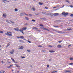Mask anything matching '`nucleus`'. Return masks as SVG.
<instances>
[{"instance_id": "nucleus-1", "label": "nucleus", "mask_w": 73, "mask_h": 73, "mask_svg": "<svg viewBox=\"0 0 73 73\" xmlns=\"http://www.w3.org/2000/svg\"><path fill=\"white\" fill-rule=\"evenodd\" d=\"M5 34L6 35H7V36H12V33L10 32H7V33H5Z\"/></svg>"}, {"instance_id": "nucleus-2", "label": "nucleus", "mask_w": 73, "mask_h": 73, "mask_svg": "<svg viewBox=\"0 0 73 73\" xmlns=\"http://www.w3.org/2000/svg\"><path fill=\"white\" fill-rule=\"evenodd\" d=\"M62 14L63 16H64L65 17H66V16H67V15H68L69 14V13H65V12H63Z\"/></svg>"}, {"instance_id": "nucleus-3", "label": "nucleus", "mask_w": 73, "mask_h": 73, "mask_svg": "<svg viewBox=\"0 0 73 73\" xmlns=\"http://www.w3.org/2000/svg\"><path fill=\"white\" fill-rule=\"evenodd\" d=\"M19 32H22V33H23V34H24V32H23V29H20L19 30Z\"/></svg>"}, {"instance_id": "nucleus-4", "label": "nucleus", "mask_w": 73, "mask_h": 73, "mask_svg": "<svg viewBox=\"0 0 73 73\" xmlns=\"http://www.w3.org/2000/svg\"><path fill=\"white\" fill-rule=\"evenodd\" d=\"M24 48V47L22 46H21L19 47V49H23Z\"/></svg>"}, {"instance_id": "nucleus-5", "label": "nucleus", "mask_w": 73, "mask_h": 73, "mask_svg": "<svg viewBox=\"0 0 73 73\" xmlns=\"http://www.w3.org/2000/svg\"><path fill=\"white\" fill-rule=\"evenodd\" d=\"M14 30H15L16 31H19V27L16 28L14 29Z\"/></svg>"}, {"instance_id": "nucleus-6", "label": "nucleus", "mask_w": 73, "mask_h": 73, "mask_svg": "<svg viewBox=\"0 0 73 73\" xmlns=\"http://www.w3.org/2000/svg\"><path fill=\"white\" fill-rule=\"evenodd\" d=\"M22 29H23V31H25L27 30V28L26 27H23Z\"/></svg>"}, {"instance_id": "nucleus-7", "label": "nucleus", "mask_w": 73, "mask_h": 73, "mask_svg": "<svg viewBox=\"0 0 73 73\" xmlns=\"http://www.w3.org/2000/svg\"><path fill=\"white\" fill-rule=\"evenodd\" d=\"M42 29L43 30H46V31H49V30L48 29H46L44 27H43L42 28Z\"/></svg>"}, {"instance_id": "nucleus-8", "label": "nucleus", "mask_w": 73, "mask_h": 73, "mask_svg": "<svg viewBox=\"0 0 73 73\" xmlns=\"http://www.w3.org/2000/svg\"><path fill=\"white\" fill-rule=\"evenodd\" d=\"M57 47L58 48H61L62 47V46H61V45H58Z\"/></svg>"}, {"instance_id": "nucleus-9", "label": "nucleus", "mask_w": 73, "mask_h": 73, "mask_svg": "<svg viewBox=\"0 0 73 73\" xmlns=\"http://www.w3.org/2000/svg\"><path fill=\"white\" fill-rule=\"evenodd\" d=\"M3 16L4 17V18H5V17H7V14H3Z\"/></svg>"}, {"instance_id": "nucleus-10", "label": "nucleus", "mask_w": 73, "mask_h": 73, "mask_svg": "<svg viewBox=\"0 0 73 73\" xmlns=\"http://www.w3.org/2000/svg\"><path fill=\"white\" fill-rule=\"evenodd\" d=\"M47 16H49V15H53V14H51L50 13H48L46 14Z\"/></svg>"}, {"instance_id": "nucleus-11", "label": "nucleus", "mask_w": 73, "mask_h": 73, "mask_svg": "<svg viewBox=\"0 0 73 73\" xmlns=\"http://www.w3.org/2000/svg\"><path fill=\"white\" fill-rule=\"evenodd\" d=\"M14 50H13L12 51H11V52H10V53H11V54H13V52H14Z\"/></svg>"}, {"instance_id": "nucleus-12", "label": "nucleus", "mask_w": 73, "mask_h": 73, "mask_svg": "<svg viewBox=\"0 0 73 73\" xmlns=\"http://www.w3.org/2000/svg\"><path fill=\"white\" fill-rule=\"evenodd\" d=\"M49 52L50 53H54V52H55V51L53 50H49Z\"/></svg>"}, {"instance_id": "nucleus-13", "label": "nucleus", "mask_w": 73, "mask_h": 73, "mask_svg": "<svg viewBox=\"0 0 73 73\" xmlns=\"http://www.w3.org/2000/svg\"><path fill=\"white\" fill-rule=\"evenodd\" d=\"M19 42H22L23 43H25V42L23 41V40H19Z\"/></svg>"}, {"instance_id": "nucleus-14", "label": "nucleus", "mask_w": 73, "mask_h": 73, "mask_svg": "<svg viewBox=\"0 0 73 73\" xmlns=\"http://www.w3.org/2000/svg\"><path fill=\"white\" fill-rule=\"evenodd\" d=\"M33 29H35V30H37V29H38V28L37 27H33Z\"/></svg>"}, {"instance_id": "nucleus-15", "label": "nucleus", "mask_w": 73, "mask_h": 73, "mask_svg": "<svg viewBox=\"0 0 73 73\" xmlns=\"http://www.w3.org/2000/svg\"><path fill=\"white\" fill-rule=\"evenodd\" d=\"M8 0H3L2 1L3 2V3H4L5 4L6 3V2H5V1H7Z\"/></svg>"}, {"instance_id": "nucleus-16", "label": "nucleus", "mask_w": 73, "mask_h": 73, "mask_svg": "<svg viewBox=\"0 0 73 73\" xmlns=\"http://www.w3.org/2000/svg\"><path fill=\"white\" fill-rule=\"evenodd\" d=\"M71 72V71L70 70L67 71L66 70L65 71V73H67V72Z\"/></svg>"}, {"instance_id": "nucleus-17", "label": "nucleus", "mask_w": 73, "mask_h": 73, "mask_svg": "<svg viewBox=\"0 0 73 73\" xmlns=\"http://www.w3.org/2000/svg\"><path fill=\"white\" fill-rule=\"evenodd\" d=\"M59 14L58 13H54V16H58V15Z\"/></svg>"}, {"instance_id": "nucleus-18", "label": "nucleus", "mask_w": 73, "mask_h": 73, "mask_svg": "<svg viewBox=\"0 0 73 73\" xmlns=\"http://www.w3.org/2000/svg\"><path fill=\"white\" fill-rule=\"evenodd\" d=\"M38 4H39V5H43V3H41V2H39Z\"/></svg>"}, {"instance_id": "nucleus-19", "label": "nucleus", "mask_w": 73, "mask_h": 73, "mask_svg": "<svg viewBox=\"0 0 73 73\" xmlns=\"http://www.w3.org/2000/svg\"><path fill=\"white\" fill-rule=\"evenodd\" d=\"M24 38V36H20V38H21L22 39H23V38Z\"/></svg>"}, {"instance_id": "nucleus-20", "label": "nucleus", "mask_w": 73, "mask_h": 73, "mask_svg": "<svg viewBox=\"0 0 73 73\" xmlns=\"http://www.w3.org/2000/svg\"><path fill=\"white\" fill-rule=\"evenodd\" d=\"M15 66H16L17 68H20V66L19 65H17V64H15Z\"/></svg>"}, {"instance_id": "nucleus-21", "label": "nucleus", "mask_w": 73, "mask_h": 73, "mask_svg": "<svg viewBox=\"0 0 73 73\" xmlns=\"http://www.w3.org/2000/svg\"><path fill=\"white\" fill-rule=\"evenodd\" d=\"M32 9L34 11H35V10H36V9H35V7H33L32 8Z\"/></svg>"}, {"instance_id": "nucleus-22", "label": "nucleus", "mask_w": 73, "mask_h": 73, "mask_svg": "<svg viewBox=\"0 0 73 73\" xmlns=\"http://www.w3.org/2000/svg\"><path fill=\"white\" fill-rule=\"evenodd\" d=\"M72 29H70V28H68L67 31H70V30H72Z\"/></svg>"}, {"instance_id": "nucleus-23", "label": "nucleus", "mask_w": 73, "mask_h": 73, "mask_svg": "<svg viewBox=\"0 0 73 73\" xmlns=\"http://www.w3.org/2000/svg\"><path fill=\"white\" fill-rule=\"evenodd\" d=\"M4 72H5V71H3L2 70L1 71H0V73H4Z\"/></svg>"}, {"instance_id": "nucleus-24", "label": "nucleus", "mask_w": 73, "mask_h": 73, "mask_svg": "<svg viewBox=\"0 0 73 73\" xmlns=\"http://www.w3.org/2000/svg\"><path fill=\"white\" fill-rule=\"evenodd\" d=\"M15 12H17L18 9H15Z\"/></svg>"}, {"instance_id": "nucleus-25", "label": "nucleus", "mask_w": 73, "mask_h": 73, "mask_svg": "<svg viewBox=\"0 0 73 73\" xmlns=\"http://www.w3.org/2000/svg\"><path fill=\"white\" fill-rule=\"evenodd\" d=\"M20 16H24V14H23V13H22L20 14Z\"/></svg>"}, {"instance_id": "nucleus-26", "label": "nucleus", "mask_w": 73, "mask_h": 73, "mask_svg": "<svg viewBox=\"0 0 73 73\" xmlns=\"http://www.w3.org/2000/svg\"><path fill=\"white\" fill-rule=\"evenodd\" d=\"M25 19L27 20H29V18L27 17H25Z\"/></svg>"}, {"instance_id": "nucleus-27", "label": "nucleus", "mask_w": 73, "mask_h": 73, "mask_svg": "<svg viewBox=\"0 0 73 73\" xmlns=\"http://www.w3.org/2000/svg\"><path fill=\"white\" fill-rule=\"evenodd\" d=\"M26 41H27L29 42V43H31V41L29 40H26Z\"/></svg>"}, {"instance_id": "nucleus-28", "label": "nucleus", "mask_w": 73, "mask_h": 73, "mask_svg": "<svg viewBox=\"0 0 73 73\" xmlns=\"http://www.w3.org/2000/svg\"><path fill=\"white\" fill-rule=\"evenodd\" d=\"M0 33H3V31H0Z\"/></svg>"}, {"instance_id": "nucleus-29", "label": "nucleus", "mask_w": 73, "mask_h": 73, "mask_svg": "<svg viewBox=\"0 0 73 73\" xmlns=\"http://www.w3.org/2000/svg\"><path fill=\"white\" fill-rule=\"evenodd\" d=\"M69 65H73V63H70Z\"/></svg>"}, {"instance_id": "nucleus-30", "label": "nucleus", "mask_w": 73, "mask_h": 73, "mask_svg": "<svg viewBox=\"0 0 73 73\" xmlns=\"http://www.w3.org/2000/svg\"><path fill=\"white\" fill-rule=\"evenodd\" d=\"M27 51L28 52H31V50H27Z\"/></svg>"}, {"instance_id": "nucleus-31", "label": "nucleus", "mask_w": 73, "mask_h": 73, "mask_svg": "<svg viewBox=\"0 0 73 73\" xmlns=\"http://www.w3.org/2000/svg\"><path fill=\"white\" fill-rule=\"evenodd\" d=\"M11 60L13 61V62H15V60H14V59L13 58H11Z\"/></svg>"}, {"instance_id": "nucleus-32", "label": "nucleus", "mask_w": 73, "mask_h": 73, "mask_svg": "<svg viewBox=\"0 0 73 73\" xmlns=\"http://www.w3.org/2000/svg\"><path fill=\"white\" fill-rule=\"evenodd\" d=\"M39 26H40V27H44V25L42 24H40L39 25Z\"/></svg>"}, {"instance_id": "nucleus-33", "label": "nucleus", "mask_w": 73, "mask_h": 73, "mask_svg": "<svg viewBox=\"0 0 73 73\" xmlns=\"http://www.w3.org/2000/svg\"><path fill=\"white\" fill-rule=\"evenodd\" d=\"M58 33H62V31H58Z\"/></svg>"}, {"instance_id": "nucleus-34", "label": "nucleus", "mask_w": 73, "mask_h": 73, "mask_svg": "<svg viewBox=\"0 0 73 73\" xmlns=\"http://www.w3.org/2000/svg\"><path fill=\"white\" fill-rule=\"evenodd\" d=\"M54 27H55V28H56V27H58V26H53Z\"/></svg>"}, {"instance_id": "nucleus-35", "label": "nucleus", "mask_w": 73, "mask_h": 73, "mask_svg": "<svg viewBox=\"0 0 73 73\" xmlns=\"http://www.w3.org/2000/svg\"><path fill=\"white\" fill-rule=\"evenodd\" d=\"M70 7H71V8H73V5H70Z\"/></svg>"}, {"instance_id": "nucleus-36", "label": "nucleus", "mask_w": 73, "mask_h": 73, "mask_svg": "<svg viewBox=\"0 0 73 73\" xmlns=\"http://www.w3.org/2000/svg\"><path fill=\"white\" fill-rule=\"evenodd\" d=\"M70 16L71 17H73V14H71L70 15Z\"/></svg>"}, {"instance_id": "nucleus-37", "label": "nucleus", "mask_w": 73, "mask_h": 73, "mask_svg": "<svg viewBox=\"0 0 73 73\" xmlns=\"http://www.w3.org/2000/svg\"><path fill=\"white\" fill-rule=\"evenodd\" d=\"M32 21H33V22H35V21H36V20H32Z\"/></svg>"}, {"instance_id": "nucleus-38", "label": "nucleus", "mask_w": 73, "mask_h": 73, "mask_svg": "<svg viewBox=\"0 0 73 73\" xmlns=\"http://www.w3.org/2000/svg\"><path fill=\"white\" fill-rule=\"evenodd\" d=\"M70 60H73V58H70Z\"/></svg>"}, {"instance_id": "nucleus-39", "label": "nucleus", "mask_w": 73, "mask_h": 73, "mask_svg": "<svg viewBox=\"0 0 73 73\" xmlns=\"http://www.w3.org/2000/svg\"><path fill=\"white\" fill-rule=\"evenodd\" d=\"M61 42H62V41H61V40L59 41H58V42H59V43H61Z\"/></svg>"}, {"instance_id": "nucleus-40", "label": "nucleus", "mask_w": 73, "mask_h": 73, "mask_svg": "<svg viewBox=\"0 0 73 73\" xmlns=\"http://www.w3.org/2000/svg\"><path fill=\"white\" fill-rule=\"evenodd\" d=\"M6 22H7V23H9V21H8V20H6Z\"/></svg>"}, {"instance_id": "nucleus-41", "label": "nucleus", "mask_w": 73, "mask_h": 73, "mask_svg": "<svg viewBox=\"0 0 73 73\" xmlns=\"http://www.w3.org/2000/svg\"><path fill=\"white\" fill-rule=\"evenodd\" d=\"M28 25V23H26L24 25H25L26 26H27V25Z\"/></svg>"}, {"instance_id": "nucleus-42", "label": "nucleus", "mask_w": 73, "mask_h": 73, "mask_svg": "<svg viewBox=\"0 0 73 73\" xmlns=\"http://www.w3.org/2000/svg\"><path fill=\"white\" fill-rule=\"evenodd\" d=\"M53 31H54V32H57V31L55 30V29H53Z\"/></svg>"}, {"instance_id": "nucleus-43", "label": "nucleus", "mask_w": 73, "mask_h": 73, "mask_svg": "<svg viewBox=\"0 0 73 73\" xmlns=\"http://www.w3.org/2000/svg\"><path fill=\"white\" fill-rule=\"evenodd\" d=\"M8 46H9V45H10V44H9V43L7 45Z\"/></svg>"}, {"instance_id": "nucleus-44", "label": "nucleus", "mask_w": 73, "mask_h": 73, "mask_svg": "<svg viewBox=\"0 0 73 73\" xmlns=\"http://www.w3.org/2000/svg\"><path fill=\"white\" fill-rule=\"evenodd\" d=\"M38 47H41H41H42V46H41L39 45L38 46Z\"/></svg>"}, {"instance_id": "nucleus-45", "label": "nucleus", "mask_w": 73, "mask_h": 73, "mask_svg": "<svg viewBox=\"0 0 73 73\" xmlns=\"http://www.w3.org/2000/svg\"><path fill=\"white\" fill-rule=\"evenodd\" d=\"M10 22H11V23H12V24H14V22H12V21H10Z\"/></svg>"}, {"instance_id": "nucleus-46", "label": "nucleus", "mask_w": 73, "mask_h": 73, "mask_svg": "<svg viewBox=\"0 0 73 73\" xmlns=\"http://www.w3.org/2000/svg\"><path fill=\"white\" fill-rule=\"evenodd\" d=\"M29 15L30 16H32V15L31 14H29Z\"/></svg>"}, {"instance_id": "nucleus-47", "label": "nucleus", "mask_w": 73, "mask_h": 73, "mask_svg": "<svg viewBox=\"0 0 73 73\" xmlns=\"http://www.w3.org/2000/svg\"><path fill=\"white\" fill-rule=\"evenodd\" d=\"M66 2H67V3H69V1H68V0H67L66 1Z\"/></svg>"}, {"instance_id": "nucleus-48", "label": "nucleus", "mask_w": 73, "mask_h": 73, "mask_svg": "<svg viewBox=\"0 0 73 73\" xmlns=\"http://www.w3.org/2000/svg\"><path fill=\"white\" fill-rule=\"evenodd\" d=\"M40 19H41L42 20H43L44 19V18H40Z\"/></svg>"}, {"instance_id": "nucleus-49", "label": "nucleus", "mask_w": 73, "mask_h": 73, "mask_svg": "<svg viewBox=\"0 0 73 73\" xmlns=\"http://www.w3.org/2000/svg\"><path fill=\"white\" fill-rule=\"evenodd\" d=\"M47 68H49V65H47Z\"/></svg>"}, {"instance_id": "nucleus-50", "label": "nucleus", "mask_w": 73, "mask_h": 73, "mask_svg": "<svg viewBox=\"0 0 73 73\" xmlns=\"http://www.w3.org/2000/svg\"><path fill=\"white\" fill-rule=\"evenodd\" d=\"M25 58V57L24 56H23L22 57V58Z\"/></svg>"}, {"instance_id": "nucleus-51", "label": "nucleus", "mask_w": 73, "mask_h": 73, "mask_svg": "<svg viewBox=\"0 0 73 73\" xmlns=\"http://www.w3.org/2000/svg\"><path fill=\"white\" fill-rule=\"evenodd\" d=\"M49 46L50 48V47H52V46Z\"/></svg>"}, {"instance_id": "nucleus-52", "label": "nucleus", "mask_w": 73, "mask_h": 73, "mask_svg": "<svg viewBox=\"0 0 73 73\" xmlns=\"http://www.w3.org/2000/svg\"><path fill=\"white\" fill-rule=\"evenodd\" d=\"M12 66H13V65H10V67H12Z\"/></svg>"}, {"instance_id": "nucleus-53", "label": "nucleus", "mask_w": 73, "mask_h": 73, "mask_svg": "<svg viewBox=\"0 0 73 73\" xmlns=\"http://www.w3.org/2000/svg\"><path fill=\"white\" fill-rule=\"evenodd\" d=\"M10 63H11V62H8V64H10Z\"/></svg>"}, {"instance_id": "nucleus-54", "label": "nucleus", "mask_w": 73, "mask_h": 73, "mask_svg": "<svg viewBox=\"0 0 73 73\" xmlns=\"http://www.w3.org/2000/svg\"><path fill=\"white\" fill-rule=\"evenodd\" d=\"M45 8H46V9H48V7H45Z\"/></svg>"}, {"instance_id": "nucleus-55", "label": "nucleus", "mask_w": 73, "mask_h": 73, "mask_svg": "<svg viewBox=\"0 0 73 73\" xmlns=\"http://www.w3.org/2000/svg\"><path fill=\"white\" fill-rule=\"evenodd\" d=\"M42 52H45V50H42Z\"/></svg>"}, {"instance_id": "nucleus-56", "label": "nucleus", "mask_w": 73, "mask_h": 73, "mask_svg": "<svg viewBox=\"0 0 73 73\" xmlns=\"http://www.w3.org/2000/svg\"><path fill=\"white\" fill-rule=\"evenodd\" d=\"M50 16L52 17L53 16V14H52V15H50Z\"/></svg>"}, {"instance_id": "nucleus-57", "label": "nucleus", "mask_w": 73, "mask_h": 73, "mask_svg": "<svg viewBox=\"0 0 73 73\" xmlns=\"http://www.w3.org/2000/svg\"><path fill=\"white\" fill-rule=\"evenodd\" d=\"M17 38H20V37H19V36H18L17 37Z\"/></svg>"}, {"instance_id": "nucleus-58", "label": "nucleus", "mask_w": 73, "mask_h": 73, "mask_svg": "<svg viewBox=\"0 0 73 73\" xmlns=\"http://www.w3.org/2000/svg\"><path fill=\"white\" fill-rule=\"evenodd\" d=\"M11 68V67L10 66H9L8 67V68Z\"/></svg>"}, {"instance_id": "nucleus-59", "label": "nucleus", "mask_w": 73, "mask_h": 73, "mask_svg": "<svg viewBox=\"0 0 73 73\" xmlns=\"http://www.w3.org/2000/svg\"><path fill=\"white\" fill-rule=\"evenodd\" d=\"M1 62L2 64H3V61H2Z\"/></svg>"}, {"instance_id": "nucleus-60", "label": "nucleus", "mask_w": 73, "mask_h": 73, "mask_svg": "<svg viewBox=\"0 0 73 73\" xmlns=\"http://www.w3.org/2000/svg\"><path fill=\"white\" fill-rule=\"evenodd\" d=\"M8 46L7 45V46H6V48H7V47H8Z\"/></svg>"}, {"instance_id": "nucleus-61", "label": "nucleus", "mask_w": 73, "mask_h": 73, "mask_svg": "<svg viewBox=\"0 0 73 73\" xmlns=\"http://www.w3.org/2000/svg\"><path fill=\"white\" fill-rule=\"evenodd\" d=\"M14 70H12V72H13Z\"/></svg>"}, {"instance_id": "nucleus-62", "label": "nucleus", "mask_w": 73, "mask_h": 73, "mask_svg": "<svg viewBox=\"0 0 73 73\" xmlns=\"http://www.w3.org/2000/svg\"><path fill=\"white\" fill-rule=\"evenodd\" d=\"M24 15H26V13H24Z\"/></svg>"}, {"instance_id": "nucleus-63", "label": "nucleus", "mask_w": 73, "mask_h": 73, "mask_svg": "<svg viewBox=\"0 0 73 73\" xmlns=\"http://www.w3.org/2000/svg\"><path fill=\"white\" fill-rule=\"evenodd\" d=\"M26 16H28V14H26Z\"/></svg>"}, {"instance_id": "nucleus-64", "label": "nucleus", "mask_w": 73, "mask_h": 73, "mask_svg": "<svg viewBox=\"0 0 73 73\" xmlns=\"http://www.w3.org/2000/svg\"><path fill=\"white\" fill-rule=\"evenodd\" d=\"M52 72H55V71H54V70H53V71H52Z\"/></svg>"}]
</instances>
